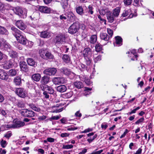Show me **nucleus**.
Instances as JSON below:
<instances>
[{"label": "nucleus", "instance_id": "obj_1", "mask_svg": "<svg viewBox=\"0 0 154 154\" xmlns=\"http://www.w3.org/2000/svg\"><path fill=\"white\" fill-rule=\"evenodd\" d=\"M11 29L12 30L13 34L16 37L18 42L23 45H26L27 40L21 32L14 27H11Z\"/></svg>", "mask_w": 154, "mask_h": 154}, {"label": "nucleus", "instance_id": "obj_2", "mask_svg": "<svg viewBox=\"0 0 154 154\" xmlns=\"http://www.w3.org/2000/svg\"><path fill=\"white\" fill-rule=\"evenodd\" d=\"M83 54L86 64L90 65L91 62V60L89 57L91 54V49L89 48H85L83 51Z\"/></svg>", "mask_w": 154, "mask_h": 154}, {"label": "nucleus", "instance_id": "obj_3", "mask_svg": "<svg viewBox=\"0 0 154 154\" xmlns=\"http://www.w3.org/2000/svg\"><path fill=\"white\" fill-rule=\"evenodd\" d=\"M80 28V23L78 22H75L72 24L68 29V32L71 34H74L78 32Z\"/></svg>", "mask_w": 154, "mask_h": 154}, {"label": "nucleus", "instance_id": "obj_4", "mask_svg": "<svg viewBox=\"0 0 154 154\" xmlns=\"http://www.w3.org/2000/svg\"><path fill=\"white\" fill-rule=\"evenodd\" d=\"M66 38V35L64 33H60L58 34L55 38L56 43L62 44L65 42Z\"/></svg>", "mask_w": 154, "mask_h": 154}, {"label": "nucleus", "instance_id": "obj_5", "mask_svg": "<svg viewBox=\"0 0 154 154\" xmlns=\"http://www.w3.org/2000/svg\"><path fill=\"white\" fill-rule=\"evenodd\" d=\"M14 12L16 14L21 18H25L26 17L27 11L26 9L17 7L15 9Z\"/></svg>", "mask_w": 154, "mask_h": 154}, {"label": "nucleus", "instance_id": "obj_6", "mask_svg": "<svg viewBox=\"0 0 154 154\" xmlns=\"http://www.w3.org/2000/svg\"><path fill=\"white\" fill-rule=\"evenodd\" d=\"M21 114L25 117H31L35 116V113L32 110L23 109L20 111Z\"/></svg>", "mask_w": 154, "mask_h": 154}, {"label": "nucleus", "instance_id": "obj_7", "mask_svg": "<svg viewBox=\"0 0 154 154\" xmlns=\"http://www.w3.org/2000/svg\"><path fill=\"white\" fill-rule=\"evenodd\" d=\"M52 81L55 85H60L66 83L67 80L66 78L63 77H54Z\"/></svg>", "mask_w": 154, "mask_h": 154}, {"label": "nucleus", "instance_id": "obj_8", "mask_svg": "<svg viewBox=\"0 0 154 154\" xmlns=\"http://www.w3.org/2000/svg\"><path fill=\"white\" fill-rule=\"evenodd\" d=\"M16 94L20 97L25 98L27 96V94L26 90L22 88H18L16 90Z\"/></svg>", "mask_w": 154, "mask_h": 154}, {"label": "nucleus", "instance_id": "obj_9", "mask_svg": "<svg viewBox=\"0 0 154 154\" xmlns=\"http://www.w3.org/2000/svg\"><path fill=\"white\" fill-rule=\"evenodd\" d=\"M57 70L55 68H49L45 69L43 73L47 75H54L56 73Z\"/></svg>", "mask_w": 154, "mask_h": 154}, {"label": "nucleus", "instance_id": "obj_10", "mask_svg": "<svg viewBox=\"0 0 154 154\" xmlns=\"http://www.w3.org/2000/svg\"><path fill=\"white\" fill-rule=\"evenodd\" d=\"M38 10L41 12L46 14L50 13L51 11L50 8L44 6H39Z\"/></svg>", "mask_w": 154, "mask_h": 154}, {"label": "nucleus", "instance_id": "obj_11", "mask_svg": "<svg viewBox=\"0 0 154 154\" xmlns=\"http://www.w3.org/2000/svg\"><path fill=\"white\" fill-rule=\"evenodd\" d=\"M16 26L19 29L23 30L26 28V26L21 20L17 21L15 23Z\"/></svg>", "mask_w": 154, "mask_h": 154}, {"label": "nucleus", "instance_id": "obj_12", "mask_svg": "<svg viewBox=\"0 0 154 154\" xmlns=\"http://www.w3.org/2000/svg\"><path fill=\"white\" fill-rule=\"evenodd\" d=\"M14 61L13 59H10L3 65V68L5 69H8L12 67Z\"/></svg>", "mask_w": 154, "mask_h": 154}, {"label": "nucleus", "instance_id": "obj_13", "mask_svg": "<svg viewBox=\"0 0 154 154\" xmlns=\"http://www.w3.org/2000/svg\"><path fill=\"white\" fill-rule=\"evenodd\" d=\"M122 15L123 17H125L128 15V17L129 18H132L134 16V14L131 13L130 9L124 10Z\"/></svg>", "mask_w": 154, "mask_h": 154}, {"label": "nucleus", "instance_id": "obj_14", "mask_svg": "<svg viewBox=\"0 0 154 154\" xmlns=\"http://www.w3.org/2000/svg\"><path fill=\"white\" fill-rule=\"evenodd\" d=\"M51 33L47 31H45L40 32V36L43 38H48L51 36Z\"/></svg>", "mask_w": 154, "mask_h": 154}, {"label": "nucleus", "instance_id": "obj_15", "mask_svg": "<svg viewBox=\"0 0 154 154\" xmlns=\"http://www.w3.org/2000/svg\"><path fill=\"white\" fill-rule=\"evenodd\" d=\"M14 123L13 124L14 128H17L22 127L25 125V123L23 122L14 120Z\"/></svg>", "mask_w": 154, "mask_h": 154}, {"label": "nucleus", "instance_id": "obj_16", "mask_svg": "<svg viewBox=\"0 0 154 154\" xmlns=\"http://www.w3.org/2000/svg\"><path fill=\"white\" fill-rule=\"evenodd\" d=\"M20 66L21 70L25 72H26L28 71L27 66L25 62H20Z\"/></svg>", "mask_w": 154, "mask_h": 154}, {"label": "nucleus", "instance_id": "obj_17", "mask_svg": "<svg viewBox=\"0 0 154 154\" xmlns=\"http://www.w3.org/2000/svg\"><path fill=\"white\" fill-rule=\"evenodd\" d=\"M75 16L72 13L69 12L68 13L67 17V19L70 21L73 22L75 20Z\"/></svg>", "mask_w": 154, "mask_h": 154}, {"label": "nucleus", "instance_id": "obj_18", "mask_svg": "<svg viewBox=\"0 0 154 154\" xmlns=\"http://www.w3.org/2000/svg\"><path fill=\"white\" fill-rule=\"evenodd\" d=\"M100 38L106 42L108 41L110 38V37L105 33H101L100 34Z\"/></svg>", "mask_w": 154, "mask_h": 154}, {"label": "nucleus", "instance_id": "obj_19", "mask_svg": "<svg viewBox=\"0 0 154 154\" xmlns=\"http://www.w3.org/2000/svg\"><path fill=\"white\" fill-rule=\"evenodd\" d=\"M116 40V45H115V44H114L115 46H120L122 45V38L119 36H116L115 37Z\"/></svg>", "mask_w": 154, "mask_h": 154}, {"label": "nucleus", "instance_id": "obj_20", "mask_svg": "<svg viewBox=\"0 0 154 154\" xmlns=\"http://www.w3.org/2000/svg\"><path fill=\"white\" fill-rule=\"evenodd\" d=\"M121 8L119 7H117L115 8L112 11V14L115 17H118L120 13Z\"/></svg>", "mask_w": 154, "mask_h": 154}, {"label": "nucleus", "instance_id": "obj_21", "mask_svg": "<svg viewBox=\"0 0 154 154\" xmlns=\"http://www.w3.org/2000/svg\"><path fill=\"white\" fill-rule=\"evenodd\" d=\"M8 78V75L3 70L0 75V79L4 80H7Z\"/></svg>", "mask_w": 154, "mask_h": 154}, {"label": "nucleus", "instance_id": "obj_22", "mask_svg": "<svg viewBox=\"0 0 154 154\" xmlns=\"http://www.w3.org/2000/svg\"><path fill=\"white\" fill-rule=\"evenodd\" d=\"M3 45L5 50H7L8 52L12 50V47L11 45L6 41L3 42Z\"/></svg>", "mask_w": 154, "mask_h": 154}, {"label": "nucleus", "instance_id": "obj_23", "mask_svg": "<svg viewBox=\"0 0 154 154\" xmlns=\"http://www.w3.org/2000/svg\"><path fill=\"white\" fill-rule=\"evenodd\" d=\"M57 90L58 91L63 93L66 91L67 88L64 85H61L57 86Z\"/></svg>", "mask_w": 154, "mask_h": 154}, {"label": "nucleus", "instance_id": "obj_24", "mask_svg": "<svg viewBox=\"0 0 154 154\" xmlns=\"http://www.w3.org/2000/svg\"><path fill=\"white\" fill-rule=\"evenodd\" d=\"M60 71L61 73L66 75H69L71 73V71L69 69L65 67L61 69Z\"/></svg>", "mask_w": 154, "mask_h": 154}, {"label": "nucleus", "instance_id": "obj_25", "mask_svg": "<svg viewBox=\"0 0 154 154\" xmlns=\"http://www.w3.org/2000/svg\"><path fill=\"white\" fill-rule=\"evenodd\" d=\"M45 91L50 94H53L54 92V91L53 88L50 86L46 85L45 88H44Z\"/></svg>", "mask_w": 154, "mask_h": 154}, {"label": "nucleus", "instance_id": "obj_26", "mask_svg": "<svg viewBox=\"0 0 154 154\" xmlns=\"http://www.w3.org/2000/svg\"><path fill=\"white\" fill-rule=\"evenodd\" d=\"M97 40V35H92L90 37V42L91 43L94 44L96 42Z\"/></svg>", "mask_w": 154, "mask_h": 154}, {"label": "nucleus", "instance_id": "obj_27", "mask_svg": "<svg viewBox=\"0 0 154 154\" xmlns=\"http://www.w3.org/2000/svg\"><path fill=\"white\" fill-rule=\"evenodd\" d=\"M50 77L47 76H45L42 77L41 80V83L43 84L48 83L49 81Z\"/></svg>", "mask_w": 154, "mask_h": 154}, {"label": "nucleus", "instance_id": "obj_28", "mask_svg": "<svg viewBox=\"0 0 154 154\" xmlns=\"http://www.w3.org/2000/svg\"><path fill=\"white\" fill-rule=\"evenodd\" d=\"M74 86L77 88L80 89L83 87L82 82L80 81H77L74 83Z\"/></svg>", "mask_w": 154, "mask_h": 154}, {"label": "nucleus", "instance_id": "obj_29", "mask_svg": "<svg viewBox=\"0 0 154 154\" xmlns=\"http://www.w3.org/2000/svg\"><path fill=\"white\" fill-rule=\"evenodd\" d=\"M39 14L37 12H35L30 16L32 20H37L39 18Z\"/></svg>", "mask_w": 154, "mask_h": 154}, {"label": "nucleus", "instance_id": "obj_30", "mask_svg": "<svg viewBox=\"0 0 154 154\" xmlns=\"http://www.w3.org/2000/svg\"><path fill=\"white\" fill-rule=\"evenodd\" d=\"M27 61L28 64L30 66H35L36 65V63L32 58H28Z\"/></svg>", "mask_w": 154, "mask_h": 154}, {"label": "nucleus", "instance_id": "obj_31", "mask_svg": "<svg viewBox=\"0 0 154 154\" xmlns=\"http://www.w3.org/2000/svg\"><path fill=\"white\" fill-rule=\"evenodd\" d=\"M76 12L79 15H82L83 12V10L82 7L81 6H76Z\"/></svg>", "mask_w": 154, "mask_h": 154}, {"label": "nucleus", "instance_id": "obj_32", "mask_svg": "<svg viewBox=\"0 0 154 154\" xmlns=\"http://www.w3.org/2000/svg\"><path fill=\"white\" fill-rule=\"evenodd\" d=\"M41 78V75L39 74H33L32 76V79L35 81H38Z\"/></svg>", "mask_w": 154, "mask_h": 154}, {"label": "nucleus", "instance_id": "obj_33", "mask_svg": "<svg viewBox=\"0 0 154 154\" xmlns=\"http://www.w3.org/2000/svg\"><path fill=\"white\" fill-rule=\"evenodd\" d=\"M63 61L66 63H69L70 62V58L68 55H64L63 57Z\"/></svg>", "mask_w": 154, "mask_h": 154}, {"label": "nucleus", "instance_id": "obj_34", "mask_svg": "<svg viewBox=\"0 0 154 154\" xmlns=\"http://www.w3.org/2000/svg\"><path fill=\"white\" fill-rule=\"evenodd\" d=\"M29 105L30 107L35 111L39 112L41 110L40 109L39 107L36 106L35 104L31 103L29 104Z\"/></svg>", "mask_w": 154, "mask_h": 154}, {"label": "nucleus", "instance_id": "obj_35", "mask_svg": "<svg viewBox=\"0 0 154 154\" xmlns=\"http://www.w3.org/2000/svg\"><path fill=\"white\" fill-rule=\"evenodd\" d=\"M21 78L20 76L16 77L14 79V82L16 85H19L21 83Z\"/></svg>", "mask_w": 154, "mask_h": 154}, {"label": "nucleus", "instance_id": "obj_36", "mask_svg": "<svg viewBox=\"0 0 154 154\" xmlns=\"http://www.w3.org/2000/svg\"><path fill=\"white\" fill-rule=\"evenodd\" d=\"M114 17L112 13L108 14L107 16V19L108 21L110 23H112L114 20Z\"/></svg>", "mask_w": 154, "mask_h": 154}, {"label": "nucleus", "instance_id": "obj_37", "mask_svg": "<svg viewBox=\"0 0 154 154\" xmlns=\"http://www.w3.org/2000/svg\"><path fill=\"white\" fill-rule=\"evenodd\" d=\"M8 53L9 56L13 58L16 57L18 56V54L12 50H11Z\"/></svg>", "mask_w": 154, "mask_h": 154}, {"label": "nucleus", "instance_id": "obj_38", "mask_svg": "<svg viewBox=\"0 0 154 154\" xmlns=\"http://www.w3.org/2000/svg\"><path fill=\"white\" fill-rule=\"evenodd\" d=\"M96 51L97 52H99L102 49V45L99 43L97 44L95 47Z\"/></svg>", "mask_w": 154, "mask_h": 154}, {"label": "nucleus", "instance_id": "obj_39", "mask_svg": "<svg viewBox=\"0 0 154 154\" xmlns=\"http://www.w3.org/2000/svg\"><path fill=\"white\" fill-rule=\"evenodd\" d=\"M7 33V31L4 27L0 26V34H6Z\"/></svg>", "mask_w": 154, "mask_h": 154}, {"label": "nucleus", "instance_id": "obj_40", "mask_svg": "<svg viewBox=\"0 0 154 154\" xmlns=\"http://www.w3.org/2000/svg\"><path fill=\"white\" fill-rule=\"evenodd\" d=\"M46 52L43 49L40 50L39 51V53L41 57L43 58H45V54Z\"/></svg>", "mask_w": 154, "mask_h": 154}, {"label": "nucleus", "instance_id": "obj_41", "mask_svg": "<svg viewBox=\"0 0 154 154\" xmlns=\"http://www.w3.org/2000/svg\"><path fill=\"white\" fill-rule=\"evenodd\" d=\"M94 8L91 5H90L88 6V8L87 9L88 11V14H86V15L88 14H93V10Z\"/></svg>", "mask_w": 154, "mask_h": 154}, {"label": "nucleus", "instance_id": "obj_42", "mask_svg": "<svg viewBox=\"0 0 154 154\" xmlns=\"http://www.w3.org/2000/svg\"><path fill=\"white\" fill-rule=\"evenodd\" d=\"M4 7V4L0 2V17H3V14L2 13H3V8Z\"/></svg>", "mask_w": 154, "mask_h": 154}, {"label": "nucleus", "instance_id": "obj_43", "mask_svg": "<svg viewBox=\"0 0 154 154\" xmlns=\"http://www.w3.org/2000/svg\"><path fill=\"white\" fill-rule=\"evenodd\" d=\"M45 58L52 59L54 58V56L50 53L46 52L45 54Z\"/></svg>", "mask_w": 154, "mask_h": 154}, {"label": "nucleus", "instance_id": "obj_44", "mask_svg": "<svg viewBox=\"0 0 154 154\" xmlns=\"http://www.w3.org/2000/svg\"><path fill=\"white\" fill-rule=\"evenodd\" d=\"M73 147L72 145H63L62 146L63 149H72Z\"/></svg>", "mask_w": 154, "mask_h": 154}, {"label": "nucleus", "instance_id": "obj_45", "mask_svg": "<svg viewBox=\"0 0 154 154\" xmlns=\"http://www.w3.org/2000/svg\"><path fill=\"white\" fill-rule=\"evenodd\" d=\"M96 54L94 55V60L95 62H97L98 61H100L101 60V56L99 55L96 57Z\"/></svg>", "mask_w": 154, "mask_h": 154}, {"label": "nucleus", "instance_id": "obj_46", "mask_svg": "<svg viewBox=\"0 0 154 154\" xmlns=\"http://www.w3.org/2000/svg\"><path fill=\"white\" fill-rule=\"evenodd\" d=\"M9 73L12 76H14L17 74V71L14 69H10L9 71Z\"/></svg>", "mask_w": 154, "mask_h": 154}, {"label": "nucleus", "instance_id": "obj_47", "mask_svg": "<svg viewBox=\"0 0 154 154\" xmlns=\"http://www.w3.org/2000/svg\"><path fill=\"white\" fill-rule=\"evenodd\" d=\"M12 132L11 131L7 132L4 135V137L9 139L12 135Z\"/></svg>", "mask_w": 154, "mask_h": 154}, {"label": "nucleus", "instance_id": "obj_48", "mask_svg": "<svg viewBox=\"0 0 154 154\" xmlns=\"http://www.w3.org/2000/svg\"><path fill=\"white\" fill-rule=\"evenodd\" d=\"M0 144L1 146L3 148L5 147L7 145L6 141L5 140H4L3 139H2L1 140L0 142Z\"/></svg>", "mask_w": 154, "mask_h": 154}, {"label": "nucleus", "instance_id": "obj_49", "mask_svg": "<svg viewBox=\"0 0 154 154\" xmlns=\"http://www.w3.org/2000/svg\"><path fill=\"white\" fill-rule=\"evenodd\" d=\"M72 92L70 91L67 93L63 95V96L64 97L69 98L72 97Z\"/></svg>", "mask_w": 154, "mask_h": 154}, {"label": "nucleus", "instance_id": "obj_50", "mask_svg": "<svg viewBox=\"0 0 154 154\" xmlns=\"http://www.w3.org/2000/svg\"><path fill=\"white\" fill-rule=\"evenodd\" d=\"M78 66L81 70H83V69H85L86 68V66L81 63H80L79 64Z\"/></svg>", "mask_w": 154, "mask_h": 154}, {"label": "nucleus", "instance_id": "obj_51", "mask_svg": "<svg viewBox=\"0 0 154 154\" xmlns=\"http://www.w3.org/2000/svg\"><path fill=\"white\" fill-rule=\"evenodd\" d=\"M97 137V134L94 135L92 137H90L87 139V141L89 143H91L92 142V141L95 139Z\"/></svg>", "mask_w": 154, "mask_h": 154}, {"label": "nucleus", "instance_id": "obj_52", "mask_svg": "<svg viewBox=\"0 0 154 154\" xmlns=\"http://www.w3.org/2000/svg\"><path fill=\"white\" fill-rule=\"evenodd\" d=\"M60 117L58 116H52L51 118H50L48 119L51 121L52 120H57L60 118Z\"/></svg>", "mask_w": 154, "mask_h": 154}, {"label": "nucleus", "instance_id": "obj_53", "mask_svg": "<svg viewBox=\"0 0 154 154\" xmlns=\"http://www.w3.org/2000/svg\"><path fill=\"white\" fill-rule=\"evenodd\" d=\"M107 32L108 34H109V35L110 37V38H111L113 35V32L112 30L109 28L107 29Z\"/></svg>", "mask_w": 154, "mask_h": 154}, {"label": "nucleus", "instance_id": "obj_54", "mask_svg": "<svg viewBox=\"0 0 154 154\" xmlns=\"http://www.w3.org/2000/svg\"><path fill=\"white\" fill-rule=\"evenodd\" d=\"M132 0H124L125 4L126 5H129L132 3Z\"/></svg>", "mask_w": 154, "mask_h": 154}, {"label": "nucleus", "instance_id": "obj_55", "mask_svg": "<svg viewBox=\"0 0 154 154\" xmlns=\"http://www.w3.org/2000/svg\"><path fill=\"white\" fill-rule=\"evenodd\" d=\"M93 129L92 128H88L85 129L84 131H82L81 133H86L92 131Z\"/></svg>", "mask_w": 154, "mask_h": 154}, {"label": "nucleus", "instance_id": "obj_56", "mask_svg": "<svg viewBox=\"0 0 154 154\" xmlns=\"http://www.w3.org/2000/svg\"><path fill=\"white\" fill-rule=\"evenodd\" d=\"M144 119L143 117L139 119H138L137 121H136L135 122L136 124L138 125L141 122H142L144 120Z\"/></svg>", "mask_w": 154, "mask_h": 154}, {"label": "nucleus", "instance_id": "obj_57", "mask_svg": "<svg viewBox=\"0 0 154 154\" xmlns=\"http://www.w3.org/2000/svg\"><path fill=\"white\" fill-rule=\"evenodd\" d=\"M85 81L86 84L88 85H90L91 84V82L89 79H88L86 77H85Z\"/></svg>", "mask_w": 154, "mask_h": 154}, {"label": "nucleus", "instance_id": "obj_58", "mask_svg": "<svg viewBox=\"0 0 154 154\" xmlns=\"http://www.w3.org/2000/svg\"><path fill=\"white\" fill-rule=\"evenodd\" d=\"M131 54H132L135 56L136 58V60H137V54L136 51L135 49H133L132 50L131 52Z\"/></svg>", "mask_w": 154, "mask_h": 154}, {"label": "nucleus", "instance_id": "obj_59", "mask_svg": "<svg viewBox=\"0 0 154 154\" xmlns=\"http://www.w3.org/2000/svg\"><path fill=\"white\" fill-rule=\"evenodd\" d=\"M129 132V131L127 129H126L123 134L120 137V138H123L124 137L125 135Z\"/></svg>", "mask_w": 154, "mask_h": 154}, {"label": "nucleus", "instance_id": "obj_60", "mask_svg": "<svg viewBox=\"0 0 154 154\" xmlns=\"http://www.w3.org/2000/svg\"><path fill=\"white\" fill-rule=\"evenodd\" d=\"M108 127V125L106 123L104 122L101 125V128L103 129H105Z\"/></svg>", "mask_w": 154, "mask_h": 154}, {"label": "nucleus", "instance_id": "obj_61", "mask_svg": "<svg viewBox=\"0 0 154 154\" xmlns=\"http://www.w3.org/2000/svg\"><path fill=\"white\" fill-rule=\"evenodd\" d=\"M62 123L66 124L67 123V121L66 118L63 117L60 120Z\"/></svg>", "mask_w": 154, "mask_h": 154}, {"label": "nucleus", "instance_id": "obj_62", "mask_svg": "<svg viewBox=\"0 0 154 154\" xmlns=\"http://www.w3.org/2000/svg\"><path fill=\"white\" fill-rule=\"evenodd\" d=\"M98 17L100 21H102L103 22H104V23L105 25L106 24V20L105 19L102 18L100 15H98Z\"/></svg>", "mask_w": 154, "mask_h": 154}, {"label": "nucleus", "instance_id": "obj_63", "mask_svg": "<svg viewBox=\"0 0 154 154\" xmlns=\"http://www.w3.org/2000/svg\"><path fill=\"white\" fill-rule=\"evenodd\" d=\"M139 0H134V5L135 6H137L139 5Z\"/></svg>", "mask_w": 154, "mask_h": 154}, {"label": "nucleus", "instance_id": "obj_64", "mask_svg": "<svg viewBox=\"0 0 154 154\" xmlns=\"http://www.w3.org/2000/svg\"><path fill=\"white\" fill-rule=\"evenodd\" d=\"M0 112L2 114V115L5 116L6 115L7 113L5 111L2 109V108L0 107Z\"/></svg>", "mask_w": 154, "mask_h": 154}]
</instances>
